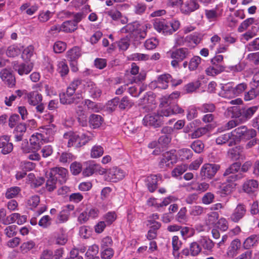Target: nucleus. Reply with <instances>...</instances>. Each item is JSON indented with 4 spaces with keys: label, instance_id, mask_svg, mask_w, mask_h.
Masks as SVG:
<instances>
[{
    "label": "nucleus",
    "instance_id": "f257e3e1",
    "mask_svg": "<svg viewBox=\"0 0 259 259\" xmlns=\"http://www.w3.org/2000/svg\"><path fill=\"white\" fill-rule=\"evenodd\" d=\"M258 109V106H254L249 108H238L235 107L233 109L234 119L229 121L225 126V130H229L250 118Z\"/></svg>",
    "mask_w": 259,
    "mask_h": 259
},
{
    "label": "nucleus",
    "instance_id": "f03ea898",
    "mask_svg": "<svg viewBox=\"0 0 259 259\" xmlns=\"http://www.w3.org/2000/svg\"><path fill=\"white\" fill-rule=\"evenodd\" d=\"M231 132L233 140L240 142L242 140H249L256 136V132L254 129H248L247 126L240 124Z\"/></svg>",
    "mask_w": 259,
    "mask_h": 259
},
{
    "label": "nucleus",
    "instance_id": "7ed1b4c3",
    "mask_svg": "<svg viewBox=\"0 0 259 259\" xmlns=\"http://www.w3.org/2000/svg\"><path fill=\"white\" fill-rule=\"evenodd\" d=\"M64 139L68 141L67 146L68 147L74 146L77 148L84 145L91 140L90 137L87 136L84 134H82L81 137H79L78 135L72 132H68L64 134Z\"/></svg>",
    "mask_w": 259,
    "mask_h": 259
},
{
    "label": "nucleus",
    "instance_id": "20e7f679",
    "mask_svg": "<svg viewBox=\"0 0 259 259\" xmlns=\"http://www.w3.org/2000/svg\"><path fill=\"white\" fill-rule=\"evenodd\" d=\"M170 56L173 60L171 65L174 67H178L179 63L190 56V52L188 48H181L169 52Z\"/></svg>",
    "mask_w": 259,
    "mask_h": 259
},
{
    "label": "nucleus",
    "instance_id": "39448f33",
    "mask_svg": "<svg viewBox=\"0 0 259 259\" xmlns=\"http://www.w3.org/2000/svg\"><path fill=\"white\" fill-rule=\"evenodd\" d=\"M223 60V56L221 55H217L211 60L212 65L206 70V73L208 75L214 76L223 72L225 67L220 64Z\"/></svg>",
    "mask_w": 259,
    "mask_h": 259
},
{
    "label": "nucleus",
    "instance_id": "423d86ee",
    "mask_svg": "<svg viewBox=\"0 0 259 259\" xmlns=\"http://www.w3.org/2000/svg\"><path fill=\"white\" fill-rule=\"evenodd\" d=\"M68 171L63 167H56L50 169L49 176L62 184L66 181Z\"/></svg>",
    "mask_w": 259,
    "mask_h": 259
},
{
    "label": "nucleus",
    "instance_id": "0eeeda50",
    "mask_svg": "<svg viewBox=\"0 0 259 259\" xmlns=\"http://www.w3.org/2000/svg\"><path fill=\"white\" fill-rule=\"evenodd\" d=\"M220 168V166L219 164L212 163L205 164L201 168L200 175L204 179H211L215 176Z\"/></svg>",
    "mask_w": 259,
    "mask_h": 259
},
{
    "label": "nucleus",
    "instance_id": "6e6552de",
    "mask_svg": "<svg viewBox=\"0 0 259 259\" xmlns=\"http://www.w3.org/2000/svg\"><path fill=\"white\" fill-rule=\"evenodd\" d=\"M143 124L146 126H153L158 127L162 124V119L159 114L153 113L146 115L143 119Z\"/></svg>",
    "mask_w": 259,
    "mask_h": 259
},
{
    "label": "nucleus",
    "instance_id": "1a4fd4ad",
    "mask_svg": "<svg viewBox=\"0 0 259 259\" xmlns=\"http://www.w3.org/2000/svg\"><path fill=\"white\" fill-rule=\"evenodd\" d=\"M125 176V172L121 169L113 167L109 169L106 180L111 182H117L122 180Z\"/></svg>",
    "mask_w": 259,
    "mask_h": 259
},
{
    "label": "nucleus",
    "instance_id": "9d476101",
    "mask_svg": "<svg viewBox=\"0 0 259 259\" xmlns=\"http://www.w3.org/2000/svg\"><path fill=\"white\" fill-rule=\"evenodd\" d=\"M148 25V24H146L143 26L141 28L135 29L134 26L132 25H127L125 29L126 31L132 32V34L134 36H136V38L137 40H140L145 38L147 34Z\"/></svg>",
    "mask_w": 259,
    "mask_h": 259
},
{
    "label": "nucleus",
    "instance_id": "9b49d317",
    "mask_svg": "<svg viewBox=\"0 0 259 259\" xmlns=\"http://www.w3.org/2000/svg\"><path fill=\"white\" fill-rule=\"evenodd\" d=\"M31 150L37 151L39 150L44 142V136L40 133H36L31 136L30 140Z\"/></svg>",
    "mask_w": 259,
    "mask_h": 259
},
{
    "label": "nucleus",
    "instance_id": "f8f14e48",
    "mask_svg": "<svg viewBox=\"0 0 259 259\" xmlns=\"http://www.w3.org/2000/svg\"><path fill=\"white\" fill-rule=\"evenodd\" d=\"M13 68L20 75L28 74L32 70L33 64L31 62H27L20 64L15 62L13 65Z\"/></svg>",
    "mask_w": 259,
    "mask_h": 259
},
{
    "label": "nucleus",
    "instance_id": "ddd939ff",
    "mask_svg": "<svg viewBox=\"0 0 259 259\" xmlns=\"http://www.w3.org/2000/svg\"><path fill=\"white\" fill-rule=\"evenodd\" d=\"M60 100L61 103L63 104H77L82 101V97L79 94L72 96L64 93L60 96Z\"/></svg>",
    "mask_w": 259,
    "mask_h": 259
},
{
    "label": "nucleus",
    "instance_id": "4468645a",
    "mask_svg": "<svg viewBox=\"0 0 259 259\" xmlns=\"http://www.w3.org/2000/svg\"><path fill=\"white\" fill-rule=\"evenodd\" d=\"M0 76L3 81L9 87L15 85L16 80L14 75L8 69H3L0 72Z\"/></svg>",
    "mask_w": 259,
    "mask_h": 259
},
{
    "label": "nucleus",
    "instance_id": "2eb2a0df",
    "mask_svg": "<svg viewBox=\"0 0 259 259\" xmlns=\"http://www.w3.org/2000/svg\"><path fill=\"white\" fill-rule=\"evenodd\" d=\"M199 7L196 0H187L183 2L181 10L183 13L188 14L198 9Z\"/></svg>",
    "mask_w": 259,
    "mask_h": 259
},
{
    "label": "nucleus",
    "instance_id": "dca6fc26",
    "mask_svg": "<svg viewBox=\"0 0 259 259\" xmlns=\"http://www.w3.org/2000/svg\"><path fill=\"white\" fill-rule=\"evenodd\" d=\"M9 141L10 138L7 136L0 137V149L3 154L10 153L13 150V144Z\"/></svg>",
    "mask_w": 259,
    "mask_h": 259
},
{
    "label": "nucleus",
    "instance_id": "f3484780",
    "mask_svg": "<svg viewBox=\"0 0 259 259\" xmlns=\"http://www.w3.org/2000/svg\"><path fill=\"white\" fill-rule=\"evenodd\" d=\"M243 152V147L240 146H236L228 150V156L234 160H236L240 158L243 159L245 158V156Z\"/></svg>",
    "mask_w": 259,
    "mask_h": 259
},
{
    "label": "nucleus",
    "instance_id": "a211bd4d",
    "mask_svg": "<svg viewBox=\"0 0 259 259\" xmlns=\"http://www.w3.org/2000/svg\"><path fill=\"white\" fill-rule=\"evenodd\" d=\"M161 180L160 175H150L146 179L147 186L150 192H153L157 188L158 182Z\"/></svg>",
    "mask_w": 259,
    "mask_h": 259
},
{
    "label": "nucleus",
    "instance_id": "6ab92c4d",
    "mask_svg": "<svg viewBox=\"0 0 259 259\" xmlns=\"http://www.w3.org/2000/svg\"><path fill=\"white\" fill-rule=\"evenodd\" d=\"M85 90L89 92L90 96L93 99L99 97L102 93L101 90L98 88L96 84L91 81L87 82Z\"/></svg>",
    "mask_w": 259,
    "mask_h": 259
},
{
    "label": "nucleus",
    "instance_id": "aec40b11",
    "mask_svg": "<svg viewBox=\"0 0 259 259\" xmlns=\"http://www.w3.org/2000/svg\"><path fill=\"white\" fill-rule=\"evenodd\" d=\"M258 186V182L256 180H249L244 182L242 186V189L245 192L251 194L257 190Z\"/></svg>",
    "mask_w": 259,
    "mask_h": 259
},
{
    "label": "nucleus",
    "instance_id": "412c9836",
    "mask_svg": "<svg viewBox=\"0 0 259 259\" xmlns=\"http://www.w3.org/2000/svg\"><path fill=\"white\" fill-rule=\"evenodd\" d=\"M245 212L246 209L243 205H238L230 217L231 220L234 222H238L244 216Z\"/></svg>",
    "mask_w": 259,
    "mask_h": 259
},
{
    "label": "nucleus",
    "instance_id": "4be33fe9",
    "mask_svg": "<svg viewBox=\"0 0 259 259\" xmlns=\"http://www.w3.org/2000/svg\"><path fill=\"white\" fill-rule=\"evenodd\" d=\"M231 133L220 134L216 138L215 142L218 145H222L228 142L229 146H232L235 145L234 140L231 139Z\"/></svg>",
    "mask_w": 259,
    "mask_h": 259
},
{
    "label": "nucleus",
    "instance_id": "5701e85b",
    "mask_svg": "<svg viewBox=\"0 0 259 259\" xmlns=\"http://www.w3.org/2000/svg\"><path fill=\"white\" fill-rule=\"evenodd\" d=\"M26 131V126L24 123H20L18 124L14 131L15 134L14 138L16 142H19L22 140L23 136Z\"/></svg>",
    "mask_w": 259,
    "mask_h": 259
},
{
    "label": "nucleus",
    "instance_id": "b1692460",
    "mask_svg": "<svg viewBox=\"0 0 259 259\" xmlns=\"http://www.w3.org/2000/svg\"><path fill=\"white\" fill-rule=\"evenodd\" d=\"M241 246L240 241L238 239L233 240L230 244V247L228 248L227 251V255L229 257H233L237 254V251L240 248Z\"/></svg>",
    "mask_w": 259,
    "mask_h": 259
},
{
    "label": "nucleus",
    "instance_id": "393cba45",
    "mask_svg": "<svg viewBox=\"0 0 259 259\" xmlns=\"http://www.w3.org/2000/svg\"><path fill=\"white\" fill-rule=\"evenodd\" d=\"M28 102L30 105L35 106L42 101V96L37 92H32L27 95Z\"/></svg>",
    "mask_w": 259,
    "mask_h": 259
},
{
    "label": "nucleus",
    "instance_id": "a878e982",
    "mask_svg": "<svg viewBox=\"0 0 259 259\" xmlns=\"http://www.w3.org/2000/svg\"><path fill=\"white\" fill-rule=\"evenodd\" d=\"M81 55V49L78 47L72 48L67 53V57L69 61H77Z\"/></svg>",
    "mask_w": 259,
    "mask_h": 259
},
{
    "label": "nucleus",
    "instance_id": "bb28decb",
    "mask_svg": "<svg viewBox=\"0 0 259 259\" xmlns=\"http://www.w3.org/2000/svg\"><path fill=\"white\" fill-rule=\"evenodd\" d=\"M179 96L180 93L178 92H174L168 96H165L161 98L160 105L163 106H169L174 100L178 98Z\"/></svg>",
    "mask_w": 259,
    "mask_h": 259
},
{
    "label": "nucleus",
    "instance_id": "cd10ccee",
    "mask_svg": "<svg viewBox=\"0 0 259 259\" xmlns=\"http://www.w3.org/2000/svg\"><path fill=\"white\" fill-rule=\"evenodd\" d=\"M62 31L66 33H71L77 28L76 22L72 20L64 22L62 24Z\"/></svg>",
    "mask_w": 259,
    "mask_h": 259
},
{
    "label": "nucleus",
    "instance_id": "c85d7f7f",
    "mask_svg": "<svg viewBox=\"0 0 259 259\" xmlns=\"http://www.w3.org/2000/svg\"><path fill=\"white\" fill-rule=\"evenodd\" d=\"M258 240V236L256 235H252L245 240L243 243V247L244 249H248L251 247L256 245Z\"/></svg>",
    "mask_w": 259,
    "mask_h": 259
},
{
    "label": "nucleus",
    "instance_id": "c756f323",
    "mask_svg": "<svg viewBox=\"0 0 259 259\" xmlns=\"http://www.w3.org/2000/svg\"><path fill=\"white\" fill-rule=\"evenodd\" d=\"M235 186L236 185L234 183H229L221 186L218 193L220 194L222 197H225L226 195H229L232 193Z\"/></svg>",
    "mask_w": 259,
    "mask_h": 259
},
{
    "label": "nucleus",
    "instance_id": "7c9ffc66",
    "mask_svg": "<svg viewBox=\"0 0 259 259\" xmlns=\"http://www.w3.org/2000/svg\"><path fill=\"white\" fill-rule=\"evenodd\" d=\"M171 76L169 74H165L160 75L158 78V83L159 87L165 89L168 87V83L170 81Z\"/></svg>",
    "mask_w": 259,
    "mask_h": 259
},
{
    "label": "nucleus",
    "instance_id": "2f4dec72",
    "mask_svg": "<svg viewBox=\"0 0 259 259\" xmlns=\"http://www.w3.org/2000/svg\"><path fill=\"white\" fill-rule=\"evenodd\" d=\"M102 121V118L100 115L93 114L90 117L89 123L93 128H96L100 126Z\"/></svg>",
    "mask_w": 259,
    "mask_h": 259
},
{
    "label": "nucleus",
    "instance_id": "473e14b6",
    "mask_svg": "<svg viewBox=\"0 0 259 259\" xmlns=\"http://www.w3.org/2000/svg\"><path fill=\"white\" fill-rule=\"evenodd\" d=\"M78 121L82 126L87 125V114L85 111L83 110L81 107H78V109L76 111Z\"/></svg>",
    "mask_w": 259,
    "mask_h": 259
},
{
    "label": "nucleus",
    "instance_id": "72a5a7b5",
    "mask_svg": "<svg viewBox=\"0 0 259 259\" xmlns=\"http://www.w3.org/2000/svg\"><path fill=\"white\" fill-rule=\"evenodd\" d=\"M154 27L159 32L162 31L163 33H168L169 26L165 23L164 20H156L154 23Z\"/></svg>",
    "mask_w": 259,
    "mask_h": 259
},
{
    "label": "nucleus",
    "instance_id": "f704fd0d",
    "mask_svg": "<svg viewBox=\"0 0 259 259\" xmlns=\"http://www.w3.org/2000/svg\"><path fill=\"white\" fill-rule=\"evenodd\" d=\"M254 98L259 100V89L257 87L252 88L244 95V100L245 101H250Z\"/></svg>",
    "mask_w": 259,
    "mask_h": 259
},
{
    "label": "nucleus",
    "instance_id": "c9c22d12",
    "mask_svg": "<svg viewBox=\"0 0 259 259\" xmlns=\"http://www.w3.org/2000/svg\"><path fill=\"white\" fill-rule=\"evenodd\" d=\"M241 167V163L236 162L232 164L227 168L223 174L224 176H227L231 174H236L239 171Z\"/></svg>",
    "mask_w": 259,
    "mask_h": 259
},
{
    "label": "nucleus",
    "instance_id": "e433bc0d",
    "mask_svg": "<svg viewBox=\"0 0 259 259\" xmlns=\"http://www.w3.org/2000/svg\"><path fill=\"white\" fill-rule=\"evenodd\" d=\"M134 105V103L127 96L123 97L119 103V108L121 110L129 109Z\"/></svg>",
    "mask_w": 259,
    "mask_h": 259
},
{
    "label": "nucleus",
    "instance_id": "4c0bfd02",
    "mask_svg": "<svg viewBox=\"0 0 259 259\" xmlns=\"http://www.w3.org/2000/svg\"><path fill=\"white\" fill-rule=\"evenodd\" d=\"M199 242L204 249L208 251H211L214 246V243L212 240L206 237L201 238Z\"/></svg>",
    "mask_w": 259,
    "mask_h": 259
},
{
    "label": "nucleus",
    "instance_id": "58836bf2",
    "mask_svg": "<svg viewBox=\"0 0 259 259\" xmlns=\"http://www.w3.org/2000/svg\"><path fill=\"white\" fill-rule=\"evenodd\" d=\"M21 191L19 187H12L7 189L5 194L6 197L8 199L14 198L17 196Z\"/></svg>",
    "mask_w": 259,
    "mask_h": 259
},
{
    "label": "nucleus",
    "instance_id": "ea45409f",
    "mask_svg": "<svg viewBox=\"0 0 259 259\" xmlns=\"http://www.w3.org/2000/svg\"><path fill=\"white\" fill-rule=\"evenodd\" d=\"M33 53V47L29 46L23 50L21 57L25 62H29Z\"/></svg>",
    "mask_w": 259,
    "mask_h": 259
},
{
    "label": "nucleus",
    "instance_id": "a19ab883",
    "mask_svg": "<svg viewBox=\"0 0 259 259\" xmlns=\"http://www.w3.org/2000/svg\"><path fill=\"white\" fill-rule=\"evenodd\" d=\"M175 150H171L163 154L164 157L166 160V162L169 163L170 166L177 161V156L175 154Z\"/></svg>",
    "mask_w": 259,
    "mask_h": 259
},
{
    "label": "nucleus",
    "instance_id": "79ce46f5",
    "mask_svg": "<svg viewBox=\"0 0 259 259\" xmlns=\"http://www.w3.org/2000/svg\"><path fill=\"white\" fill-rule=\"evenodd\" d=\"M201 61V58L199 56H194L191 58L189 64V68L190 70H196Z\"/></svg>",
    "mask_w": 259,
    "mask_h": 259
},
{
    "label": "nucleus",
    "instance_id": "37998d69",
    "mask_svg": "<svg viewBox=\"0 0 259 259\" xmlns=\"http://www.w3.org/2000/svg\"><path fill=\"white\" fill-rule=\"evenodd\" d=\"M192 149L197 153L202 152L204 149V145L200 140H196L191 144Z\"/></svg>",
    "mask_w": 259,
    "mask_h": 259
},
{
    "label": "nucleus",
    "instance_id": "c03bdc74",
    "mask_svg": "<svg viewBox=\"0 0 259 259\" xmlns=\"http://www.w3.org/2000/svg\"><path fill=\"white\" fill-rule=\"evenodd\" d=\"M201 247L196 242H193L190 245V252L192 256L197 255L201 251Z\"/></svg>",
    "mask_w": 259,
    "mask_h": 259
},
{
    "label": "nucleus",
    "instance_id": "a18cd8bd",
    "mask_svg": "<svg viewBox=\"0 0 259 259\" xmlns=\"http://www.w3.org/2000/svg\"><path fill=\"white\" fill-rule=\"evenodd\" d=\"M103 152V148L101 146H95L92 149L91 156L93 158H98L101 156Z\"/></svg>",
    "mask_w": 259,
    "mask_h": 259
},
{
    "label": "nucleus",
    "instance_id": "49530a36",
    "mask_svg": "<svg viewBox=\"0 0 259 259\" xmlns=\"http://www.w3.org/2000/svg\"><path fill=\"white\" fill-rule=\"evenodd\" d=\"M53 49L56 53H61L66 50V44L63 41H57L55 43Z\"/></svg>",
    "mask_w": 259,
    "mask_h": 259
},
{
    "label": "nucleus",
    "instance_id": "de8ad7c7",
    "mask_svg": "<svg viewBox=\"0 0 259 259\" xmlns=\"http://www.w3.org/2000/svg\"><path fill=\"white\" fill-rule=\"evenodd\" d=\"M187 166L185 164H182L177 166L171 172L172 176L174 177H178L182 175L187 169Z\"/></svg>",
    "mask_w": 259,
    "mask_h": 259
},
{
    "label": "nucleus",
    "instance_id": "09e8293b",
    "mask_svg": "<svg viewBox=\"0 0 259 259\" xmlns=\"http://www.w3.org/2000/svg\"><path fill=\"white\" fill-rule=\"evenodd\" d=\"M200 84L198 81L189 83L185 86L184 90L187 93H192L199 87Z\"/></svg>",
    "mask_w": 259,
    "mask_h": 259
},
{
    "label": "nucleus",
    "instance_id": "8fccbe9b",
    "mask_svg": "<svg viewBox=\"0 0 259 259\" xmlns=\"http://www.w3.org/2000/svg\"><path fill=\"white\" fill-rule=\"evenodd\" d=\"M246 49L249 52L259 50V37L249 42L246 46Z\"/></svg>",
    "mask_w": 259,
    "mask_h": 259
},
{
    "label": "nucleus",
    "instance_id": "3c124183",
    "mask_svg": "<svg viewBox=\"0 0 259 259\" xmlns=\"http://www.w3.org/2000/svg\"><path fill=\"white\" fill-rule=\"evenodd\" d=\"M158 44V41L156 38H150L147 39L145 43V47L148 50L155 49Z\"/></svg>",
    "mask_w": 259,
    "mask_h": 259
},
{
    "label": "nucleus",
    "instance_id": "603ef678",
    "mask_svg": "<svg viewBox=\"0 0 259 259\" xmlns=\"http://www.w3.org/2000/svg\"><path fill=\"white\" fill-rule=\"evenodd\" d=\"M20 53V50L17 47L10 46L8 47L6 54L8 57H14L18 55Z\"/></svg>",
    "mask_w": 259,
    "mask_h": 259
},
{
    "label": "nucleus",
    "instance_id": "864d4df0",
    "mask_svg": "<svg viewBox=\"0 0 259 259\" xmlns=\"http://www.w3.org/2000/svg\"><path fill=\"white\" fill-rule=\"evenodd\" d=\"M95 172V163H91L83 169L82 174L84 176L89 177Z\"/></svg>",
    "mask_w": 259,
    "mask_h": 259
},
{
    "label": "nucleus",
    "instance_id": "5fc2aeb1",
    "mask_svg": "<svg viewBox=\"0 0 259 259\" xmlns=\"http://www.w3.org/2000/svg\"><path fill=\"white\" fill-rule=\"evenodd\" d=\"M170 139L168 135L161 136L158 139V145H160L162 148H164L170 143Z\"/></svg>",
    "mask_w": 259,
    "mask_h": 259
},
{
    "label": "nucleus",
    "instance_id": "6e6d98bb",
    "mask_svg": "<svg viewBox=\"0 0 259 259\" xmlns=\"http://www.w3.org/2000/svg\"><path fill=\"white\" fill-rule=\"evenodd\" d=\"M82 169V166L80 163L77 162H73L70 165V170L72 174L77 175L79 174Z\"/></svg>",
    "mask_w": 259,
    "mask_h": 259
},
{
    "label": "nucleus",
    "instance_id": "4d7b16f0",
    "mask_svg": "<svg viewBox=\"0 0 259 259\" xmlns=\"http://www.w3.org/2000/svg\"><path fill=\"white\" fill-rule=\"evenodd\" d=\"M214 199V194L211 192H207L202 198V202L205 204H209L213 201Z\"/></svg>",
    "mask_w": 259,
    "mask_h": 259
},
{
    "label": "nucleus",
    "instance_id": "13d9d810",
    "mask_svg": "<svg viewBox=\"0 0 259 259\" xmlns=\"http://www.w3.org/2000/svg\"><path fill=\"white\" fill-rule=\"evenodd\" d=\"M57 182V181L53 177L49 176L46 183L47 190L50 192L53 191L56 188V184Z\"/></svg>",
    "mask_w": 259,
    "mask_h": 259
},
{
    "label": "nucleus",
    "instance_id": "bf43d9fd",
    "mask_svg": "<svg viewBox=\"0 0 259 259\" xmlns=\"http://www.w3.org/2000/svg\"><path fill=\"white\" fill-rule=\"evenodd\" d=\"M51 220L49 215H45L39 220L38 225L44 228H48L51 224Z\"/></svg>",
    "mask_w": 259,
    "mask_h": 259
},
{
    "label": "nucleus",
    "instance_id": "052dcab7",
    "mask_svg": "<svg viewBox=\"0 0 259 259\" xmlns=\"http://www.w3.org/2000/svg\"><path fill=\"white\" fill-rule=\"evenodd\" d=\"M39 197L37 195H34L31 196L28 200L27 204L32 208L36 207L39 203Z\"/></svg>",
    "mask_w": 259,
    "mask_h": 259
},
{
    "label": "nucleus",
    "instance_id": "680f3d73",
    "mask_svg": "<svg viewBox=\"0 0 259 259\" xmlns=\"http://www.w3.org/2000/svg\"><path fill=\"white\" fill-rule=\"evenodd\" d=\"M254 19L253 18L247 19L241 24L238 30L240 31H242L243 30L246 29L250 25L252 24L254 22Z\"/></svg>",
    "mask_w": 259,
    "mask_h": 259
},
{
    "label": "nucleus",
    "instance_id": "e2e57ef3",
    "mask_svg": "<svg viewBox=\"0 0 259 259\" xmlns=\"http://www.w3.org/2000/svg\"><path fill=\"white\" fill-rule=\"evenodd\" d=\"M247 59L257 65L259 64V52L249 54L247 56Z\"/></svg>",
    "mask_w": 259,
    "mask_h": 259
},
{
    "label": "nucleus",
    "instance_id": "0e129e2a",
    "mask_svg": "<svg viewBox=\"0 0 259 259\" xmlns=\"http://www.w3.org/2000/svg\"><path fill=\"white\" fill-rule=\"evenodd\" d=\"M130 46L129 39L127 38H124L121 39L118 43V46L119 48L123 51H125Z\"/></svg>",
    "mask_w": 259,
    "mask_h": 259
},
{
    "label": "nucleus",
    "instance_id": "69168bd1",
    "mask_svg": "<svg viewBox=\"0 0 259 259\" xmlns=\"http://www.w3.org/2000/svg\"><path fill=\"white\" fill-rule=\"evenodd\" d=\"M69 215V211L68 210H63L58 215V219L60 223H64L68 220Z\"/></svg>",
    "mask_w": 259,
    "mask_h": 259
},
{
    "label": "nucleus",
    "instance_id": "338daca9",
    "mask_svg": "<svg viewBox=\"0 0 259 259\" xmlns=\"http://www.w3.org/2000/svg\"><path fill=\"white\" fill-rule=\"evenodd\" d=\"M99 251V247L97 245H93L90 246L85 255H88L92 256H97V254Z\"/></svg>",
    "mask_w": 259,
    "mask_h": 259
},
{
    "label": "nucleus",
    "instance_id": "774afa93",
    "mask_svg": "<svg viewBox=\"0 0 259 259\" xmlns=\"http://www.w3.org/2000/svg\"><path fill=\"white\" fill-rule=\"evenodd\" d=\"M113 249L111 248H107L102 252L101 257L103 259H110L113 255Z\"/></svg>",
    "mask_w": 259,
    "mask_h": 259
}]
</instances>
